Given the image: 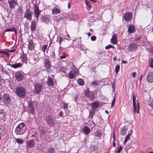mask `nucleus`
Masks as SVG:
<instances>
[{"label":"nucleus","mask_w":153,"mask_h":153,"mask_svg":"<svg viewBox=\"0 0 153 153\" xmlns=\"http://www.w3.org/2000/svg\"><path fill=\"white\" fill-rule=\"evenodd\" d=\"M26 92V89L22 86H18L15 88V93L19 97L24 98L25 97Z\"/></svg>","instance_id":"nucleus-1"},{"label":"nucleus","mask_w":153,"mask_h":153,"mask_svg":"<svg viewBox=\"0 0 153 153\" xmlns=\"http://www.w3.org/2000/svg\"><path fill=\"white\" fill-rule=\"evenodd\" d=\"M25 124L23 123L19 124L16 127L15 131L17 134H22L25 132V129L24 128Z\"/></svg>","instance_id":"nucleus-2"},{"label":"nucleus","mask_w":153,"mask_h":153,"mask_svg":"<svg viewBox=\"0 0 153 153\" xmlns=\"http://www.w3.org/2000/svg\"><path fill=\"white\" fill-rule=\"evenodd\" d=\"M44 66L45 68L46 71L47 72H51V62L48 58H45L44 60Z\"/></svg>","instance_id":"nucleus-3"},{"label":"nucleus","mask_w":153,"mask_h":153,"mask_svg":"<svg viewBox=\"0 0 153 153\" xmlns=\"http://www.w3.org/2000/svg\"><path fill=\"white\" fill-rule=\"evenodd\" d=\"M39 58L37 54L34 53L30 56L29 59V62L31 64H34L39 61Z\"/></svg>","instance_id":"nucleus-4"},{"label":"nucleus","mask_w":153,"mask_h":153,"mask_svg":"<svg viewBox=\"0 0 153 153\" xmlns=\"http://www.w3.org/2000/svg\"><path fill=\"white\" fill-rule=\"evenodd\" d=\"M43 88V85L40 83H36L34 85V92L39 94L42 91Z\"/></svg>","instance_id":"nucleus-5"},{"label":"nucleus","mask_w":153,"mask_h":153,"mask_svg":"<svg viewBox=\"0 0 153 153\" xmlns=\"http://www.w3.org/2000/svg\"><path fill=\"white\" fill-rule=\"evenodd\" d=\"M136 99L135 96L133 95L132 96L133 104L134 108V111L135 113H139V105L138 102L137 103H136L135 100Z\"/></svg>","instance_id":"nucleus-6"},{"label":"nucleus","mask_w":153,"mask_h":153,"mask_svg":"<svg viewBox=\"0 0 153 153\" xmlns=\"http://www.w3.org/2000/svg\"><path fill=\"white\" fill-rule=\"evenodd\" d=\"M34 5L33 12L34 16L36 18V21H38L41 10H39L38 6L35 4H34Z\"/></svg>","instance_id":"nucleus-7"},{"label":"nucleus","mask_w":153,"mask_h":153,"mask_svg":"<svg viewBox=\"0 0 153 153\" xmlns=\"http://www.w3.org/2000/svg\"><path fill=\"white\" fill-rule=\"evenodd\" d=\"M33 14V12L30 10V9L27 8L25 12L24 18H26L27 20H31Z\"/></svg>","instance_id":"nucleus-8"},{"label":"nucleus","mask_w":153,"mask_h":153,"mask_svg":"<svg viewBox=\"0 0 153 153\" xmlns=\"http://www.w3.org/2000/svg\"><path fill=\"white\" fill-rule=\"evenodd\" d=\"M15 76L16 80L18 82L22 81L24 78V75L19 71L16 72Z\"/></svg>","instance_id":"nucleus-9"},{"label":"nucleus","mask_w":153,"mask_h":153,"mask_svg":"<svg viewBox=\"0 0 153 153\" xmlns=\"http://www.w3.org/2000/svg\"><path fill=\"white\" fill-rule=\"evenodd\" d=\"M85 95L86 97L90 98V100L91 101H92L94 99V94L89 91L88 89H87L85 91Z\"/></svg>","instance_id":"nucleus-10"},{"label":"nucleus","mask_w":153,"mask_h":153,"mask_svg":"<svg viewBox=\"0 0 153 153\" xmlns=\"http://www.w3.org/2000/svg\"><path fill=\"white\" fill-rule=\"evenodd\" d=\"M46 120L47 124L50 126H52L53 125L55 120L51 115H48L46 117Z\"/></svg>","instance_id":"nucleus-11"},{"label":"nucleus","mask_w":153,"mask_h":153,"mask_svg":"<svg viewBox=\"0 0 153 153\" xmlns=\"http://www.w3.org/2000/svg\"><path fill=\"white\" fill-rule=\"evenodd\" d=\"M8 2L11 9H14L15 7L18 5L17 1L15 0H8Z\"/></svg>","instance_id":"nucleus-12"},{"label":"nucleus","mask_w":153,"mask_h":153,"mask_svg":"<svg viewBox=\"0 0 153 153\" xmlns=\"http://www.w3.org/2000/svg\"><path fill=\"white\" fill-rule=\"evenodd\" d=\"M2 100L5 104L9 103L11 100L9 95L6 93H5L3 95Z\"/></svg>","instance_id":"nucleus-13"},{"label":"nucleus","mask_w":153,"mask_h":153,"mask_svg":"<svg viewBox=\"0 0 153 153\" xmlns=\"http://www.w3.org/2000/svg\"><path fill=\"white\" fill-rule=\"evenodd\" d=\"M132 17V13L131 12L126 13L124 14V18L126 21L128 22L131 20Z\"/></svg>","instance_id":"nucleus-14"},{"label":"nucleus","mask_w":153,"mask_h":153,"mask_svg":"<svg viewBox=\"0 0 153 153\" xmlns=\"http://www.w3.org/2000/svg\"><path fill=\"white\" fill-rule=\"evenodd\" d=\"M50 19L49 16L47 15L42 16L41 18V21L46 24L49 22Z\"/></svg>","instance_id":"nucleus-15"},{"label":"nucleus","mask_w":153,"mask_h":153,"mask_svg":"<svg viewBox=\"0 0 153 153\" xmlns=\"http://www.w3.org/2000/svg\"><path fill=\"white\" fill-rule=\"evenodd\" d=\"M28 48L30 51H33L35 49V44L33 43L32 39H30L28 41Z\"/></svg>","instance_id":"nucleus-16"},{"label":"nucleus","mask_w":153,"mask_h":153,"mask_svg":"<svg viewBox=\"0 0 153 153\" xmlns=\"http://www.w3.org/2000/svg\"><path fill=\"white\" fill-rule=\"evenodd\" d=\"M28 109L31 113L33 114L34 113L35 109L32 101L28 102Z\"/></svg>","instance_id":"nucleus-17"},{"label":"nucleus","mask_w":153,"mask_h":153,"mask_svg":"<svg viewBox=\"0 0 153 153\" xmlns=\"http://www.w3.org/2000/svg\"><path fill=\"white\" fill-rule=\"evenodd\" d=\"M147 81L150 82H153V71L149 72L146 76Z\"/></svg>","instance_id":"nucleus-18"},{"label":"nucleus","mask_w":153,"mask_h":153,"mask_svg":"<svg viewBox=\"0 0 153 153\" xmlns=\"http://www.w3.org/2000/svg\"><path fill=\"white\" fill-rule=\"evenodd\" d=\"M51 76L52 77H48L47 81V83L49 86H52L53 85L54 82L53 79V76L52 75Z\"/></svg>","instance_id":"nucleus-19"},{"label":"nucleus","mask_w":153,"mask_h":153,"mask_svg":"<svg viewBox=\"0 0 153 153\" xmlns=\"http://www.w3.org/2000/svg\"><path fill=\"white\" fill-rule=\"evenodd\" d=\"M135 31V28L134 26L132 25H129L128 27V32L129 33H132L134 32Z\"/></svg>","instance_id":"nucleus-20"},{"label":"nucleus","mask_w":153,"mask_h":153,"mask_svg":"<svg viewBox=\"0 0 153 153\" xmlns=\"http://www.w3.org/2000/svg\"><path fill=\"white\" fill-rule=\"evenodd\" d=\"M137 48V45L134 43H130L129 45V51H132L133 50L136 51Z\"/></svg>","instance_id":"nucleus-21"},{"label":"nucleus","mask_w":153,"mask_h":153,"mask_svg":"<svg viewBox=\"0 0 153 153\" xmlns=\"http://www.w3.org/2000/svg\"><path fill=\"white\" fill-rule=\"evenodd\" d=\"M20 58L21 59L22 62H23L26 63L27 61V58L26 54L24 53V52L21 54L20 56Z\"/></svg>","instance_id":"nucleus-22"},{"label":"nucleus","mask_w":153,"mask_h":153,"mask_svg":"<svg viewBox=\"0 0 153 153\" xmlns=\"http://www.w3.org/2000/svg\"><path fill=\"white\" fill-rule=\"evenodd\" d=\"M100 104L97 101H95L91 103V106L92 108L96 109L100 105Z\"/></svg>","instance_id":"nucleus-23"},{"label":"nucleus","mask_w":153,"mask_h":153,"mask_svg":"<svg viewBox=\"0 0 153 153\" xmlns=\"http://www.w3.org/2000/svg\"><path fill=\"white\" fill-rule=\"evenodd\" d=\"M117 37L116 35H114L111 39V43L115 45L117 44Z\"/></svg>","instance_id":"nucleus-24"},{"label":"nucleus","mask_w":153,"mask_h":153,"mask_svg":"<svg viewBox=\"0 0 153 153\" xmlns=\"http://www.w3.org/2000/svg\"><path fill=\"white\" fill-rule=\"evenodd\" d=\"M90 129L88 127L85 126L84 127L83 131L85 135H88L90 133Z\"/></svg>","instance_id":"nucleus-25"},{"label":"nucleus","mask_w":153,"mask_h":153,"mask_svg":"<svg viewBox=\"0 0 153 153\" xmlns=\"http://www.w3.org/2000/svg\"><path fill=\"white\" fill-rule=\"evenodd\" d=\"M36 27V23L34 21H33L31 23L30 25L31 30L34 31L35 30Z\"/></svg>","instance_id":"nucleus-26"},{"label":"nucleus","mask_w":153,"mask_h":153,"mask_svg":"<svg viewBox=\"0 0 153 153\" xmlns=\"http://www.w3.org/2000/svg\"><path fill=\"white\" fill-rule=\"evenodd\" d=\"M52 13L53 14H56L60 13V10L59 8L54 7L52 10Z\"/></svg>","instance_id":"nucleus-27"},{"label":"nucleus","mask_w":153,"mask_h":153,"mask_svg":"<svg viewBox=\"0 0 153 153\" xmlns=\"http://www.w3.org/2000/svg\"><path fill=\"white\" fill-rule=\"evenodd\" d=\"M127 127L126 126L122 128L120 131V134L122 135L126 134L127 132Z\"/></svg>","instance_id":"nucleus-28"},{"label":"nucleus","mask_w":153,"mask_h":153,"mask_svg":"<svg viewBox=\"0 0 153 153\" xmlns=\"http://www.w3.org/2000/svg\"><path fill=\"white\" fill-rule=\"evenodd\" d=\"M72 73H73L77 75H78V70L76 68V67L73 65L71 67V71H70Z\"/></svg>","instance_id":"nucleus-29"},{"label":"nucleus","mask_w":153,"mask_h":153,"mask_svg":"<svg viewBox=\"0 0 153 153\" xmlns=\"http://www.w3.org/2000/svg\"><path fill=\"white\" fill-rule=\"evenodd\" d=\"M23 64H21L20 63H16L14 64H12L11 66L13 68H17L21 67Z\"/></svg>","instance_id":"nucleus-30"},{"label":"nucleus","mask_w":153,"mask_h":153,"mask_svg":"<svg viewBox=\"0 0 153 153\" xmlns=\"http://www.w3.org/2000/svg\"><path fill=\"white\" fill-rule=\"evenodd\" d=\"M50 57L51 59H53L54 61L55 57V54L54 50H51L50 51L49 54Z\"/></svg>","instance_id":"nucleus-31"},{"label":"nucleus","mask_w":153,"mask_h":153,"mask_svg":"<svg viewBox=\"0 0 153 153\" xmlns=\"http://www.w3.org/2000/svg\"><path fill=\"white\" fill-rule=\"evenodd\" d=\"M34 140H28L27 142V146L29 148H31L33 146Z\"/></svg>","instance_id":"nucleus-32"},{"label":"nucleus","mask_w":153,"mask_h":153,"mask_svg":"<svg viewBox=\"0 0 153 153\" xmlns=\"http://www.w3.org/2000/svg\"><path fill=\"white\" fill-rule=\"evenodd\" d=\"M102 132L100 130L97 129L94 133V135L98 137H100Z\"/></svg>","instance_id":"nucleus-33"},{"label":"nucleus","mask_w":153,"mask_h":153,"mask_svg":"<svg viewBox=\"0 0 153 153\" xmlns=\"http://www.w3.org/2000/svg\"><path fill=\"white\" fill-rule=\"evenodd\" d=\"M76 75L75 74L70 71L68 74V77L71 79H74Z\"/></svg>","instance_id":"nucleus-34"},{"label":"nucleus","mask_w":153,"mask_h":153,"mask_svg":"<svg viewBox=\"0 0 153 153\" xmlns=\"http://www.w3.org/2000/svg\"><path fill=\"white\" fill-rule=\"evenodd\" d=\"M55 149L53 147H50L48 149L47 153H55Z\"/></svg>","instance_id":"nucleus-35"},{"label":"nucleus","mask_w":153,"mask_h":153,"mask_svg":"<svg viewBox=\"0 0 153 153\" xmlns=\"http://www.w3.org/2000/svg\"><path fill=\"white\" fill-rule=\"evenodd\" d=\"M63 41V38L61 36H58L56 40V42H59L60 46L61 45L62 42Z\"/></svg>","instance_id":"nucleus-36"},{"label":"nucleus","mask_w":153,"mask_h":153,"mask_svg":"<svg viewBox=\"0 0 153 153\" xmlns=\"http://www.w3.org/2000/svg\"><path fill=\"white\" fill-rule=\"evenodd\" d=\"M77 82L78 84L80 85H83L84 84V80L81 78H79L78 79Z\"/></svg>","instance_id":"nucleus-37"},{"label":"nucleus","mask_w":153,"mask_h":153,"mask_svg":"<svg viewBox=\"0 0 153 153\" xmlns=\"http://www.w3.org/2000/svg\"><path fill=\"white\" fill-rule=\"evenodd\" d=\"M85 2L87 7H88V10H89L91 8V5L90 2L87 0L85 1Z\"/></svg>","instance_id":"nucleus-38"},{"label":"nucleus","mask_w":153,"mask_h":153,"mask_svg":"<svg viewBox=\"0 0 153 153\" xmlns=\"http://www.w3.org/2000/svg\"><path fill=\"white\" fill-rule=\"evenodd\" d=\"M129 132H130L128 134L126 137L125 139L126 140H128L130 139V134L132 132V129H130V131H129Z\"/></svg>","instance_id":"nucleus-39"},{"label":"nucleus","mask_w":153,"mask_h":153,"mask_svg":"<svg viewBox=\"0 0 153 153\" xmlns=\"http://www.w3.org/2000/svg\"><path fill=\"white\" fill-rule=\"evenodd\" d=\"M16 142L19 144H22L24 142L23 139H20L19 138H17L16 139Z\"/></svg>","instance_id":"nucleus-40"},{"label":"nucleus","mask_w":153,"mask_h":153,"mask_svg":"<svg viewBox=\"0 0 153 153\" xmlns=\"http://www.w3.org/2000/svg\"><path fill=\"white\" fill-rule=\"evenodd\" d=\"M120 65H117L116 66L115 68V72L116 74H118L119 69Z\"/></svg>","instance_id":"nucleus-41"},{"label":"nucleus","mask_w":153,"mask_h":153,"mask_svg":"<svg viewBox=\"0 0 153 153\" xmlns=\"http://www.w3.org/2000/svg\"><path fill=\"white\" fill-rule=\"evenodd\" d=\"M95 111V109L92 108L91 110V111L90 112V114L92 117V118H93V116L94 114Z\"/></svg>","instance_id":"nucleus-42"},{"label":"nucleus","mask_w":153,"mask_h":153,"mask_svg":"<svg viewBox=\"0 0 153 153\" xmlns=\"http://www.w3.org/2000/svg\"><path fill=\"white\" fill-rule=\"evenodd\" d=\"M47 47L48 45H44L43 46L42 48V50L44 53H45V51L46 50Z\"/></svg>","instance_id":"nucleus-43"},{"label":"nucleus","mask_w":153,"mask_h":153,"mask_svg":"<svg viewBox=\"0 0 153 153\" xmlns=\"http://www.w3.org/2000/svg\"><path fill=\"white\" fill-rule=\"evenodd\" d=\"M66 70V67H61L59 68V71L63 72H65Z\"/></svg>","instance_id":"nucleus-44"},{"label":"nucleus","mask_w":153,"mask_h":153,"mask_svg":"<svg viewBox=\"0 0 153 153\" xmlns=\"http://www.w3.org/2000/svg\"><path fill=\"white\" fill-rule=\"evenodd\" d=\"M91 85L93 86H97L98 85L97 81H94L91 83Z\"/></svg>","instance_id":"nucleus-45"},{"label":"nucleus","mask_w":153,"mask_h":153,"mask_svg":"<svg viewBox=\"0 0 153 153\" xmlns=\"http://www.w3.org/2000/svg\"><path fill=\"white\" fill-rule=\"evenodd\" d=\"M122 149L123 146H120L116 151V152L117 153H120Z\"/></svg>","instance_id":"nucleus-46"},{"label":"nucleus","mask_w":153,"mask_h":153,"mask_svg":"<svg viewBox=\"0 0 153 153\" xmlns=\"http://www.w3.org/2000/svg\"><path fill=\"white\" fill-rule=\"evenodd\" d=\"M68 103H66L65 102H63V107L65 109H68Z\"/></svg>","instance_id":"nucleus-47"},{"label":"nucleus","mask_w":153,"mask_h":153,"mask_svg":"<svg viewBox=\"0 0 153 153\" xmlns=\"http://www.w3.org/2000/svg\"><path fill=\"white\" fill-rule=\"evenodd\" d=\"M114 48V47L112 45H108L107 46H106L105 47V49H109L110 48Z\"/></svg>","instance_id":"nucleus-48"},{"label":"nucleus","mask_w":153,"mask_h":153,"mask_svg":"<svg viewBox=\"0 0 153 153\" xmlns=\"http://www.w3.org/2000/svg\"><path fill=\"white\" fill-rule=\"evenodd\" d=\"M149 66L150 67L153 68V59L152 58L151 59Z\"/></svg>","instance_id":"nucleus-49"},{"label":"nucleus","mask_w":153,"mask_h":153,"mask_svg":"<svg viewBox=\"0 0 153 153\" xmlns=\"http://www.w3.org/2000/svg\"><path fill=\"white\" fill-rule=\"evenodd\" d=\"M14 27H12V28L6 29L5 30V32L12 31H13V30H14Z\"/></svg>","instance_id":"nucleus-50"},{"label":"nucleus","mask_w":153,"mask_h":153,"mask_svg":"<svg viewBox=\"0 0 153 153\" xmlns=\"http://www.w3.org/2000/svg\"><path fill=\"white\" fill-rule=\"evenodd\" d=\"M141 37L140 36H136L135 38V41H138L139 39H140Z\"/></svg>","instance_id":"nucleus-51"},{"label":"nucleus","mask_w":153,"mask_h":153,"mask_svg":"<svg viewBox=\"0 0 153 153\" xmlns=\"http://www.w3.org/2000/svg\"><path fill=\"white\" fill-rule=\"evenodd\" d=\"M91 40L94 41L96 40V37L95 36H93L91 37Z\"/></svg>","instance_id":"nucleus-52"},{"label":"nucleus","mask_w":153,"mask_h":153,"mask_svg":"<svg viewBox=\"0 0 153 153\" xmlns=\"http://www.w3.org/2000/svg\"><path fill=\"white\" fill-rule=\"evenodd\" d=\"M115 100V97H114V98L111 102V106L112 107H113V106L114 105Z\"/></svg>","instance_id":"nucleus-53"},{"label":"nucleus","mask_w":153,"mask_h":153,"mask_svg":"<svg viewBox=\"0 0 153 153\" xmlns=\"http://www.w3.org/2000/svg\"><path fill=\"white\" fill-rule=\"evenodd\" d=\"M66 57V55H63L62 56H60V58L61 59H65Z\"/></svg>","instance_id":"nucleus-54"},{"label":"nucleus","mask_w":153,"mask_h":153,"mask_svg":"<svg viewBox=\"0 0 153 153\" xmlns=\"http://www.w3.org/2000/svg\"><path fill=\"white\" fill-rule=\"evenodd\" d=\"M148 49L149 50V51L150 52V53L153 54V49L151 48H149Z\"/></svg>","instance_id":"nucleus-55"},{"label":"nucleus","mask_w":153,"mask_h":153,"mask_svg":"<svg viewBox=\"0 0 153 153\" xmlns=\"http://www.w3.org/2000/svg\"><path fill=\"white\" fill-rule=\"evenodd\" d=\"M137 74V73L136 72H134L132 73V77L134 78L135 77V76H136Z\"/></svg>","instance_id":"nucleus-56"},{"label":"nucleus","mask_w":153,"mask_h":153,"mask_svg":"<svg viewBox=\"0 0 153 153\" xmlns=\"http://www.w3.org/2000/svg\"><path fill=\"white\" fill-rule=\"evenodd\" d=\"M79 48L81 51L83 50V48L81 45H80L79 47Z\"/></svg>","instance_id":"nucleus-57"},{"label":"nucleus","mask_w":153,"mask_h":153,"mask_svg":"<svg viewBox=\"0 0 153 153\" xmlns=\"http://www.w3.org/2000/svg\"><path fill=\"white\" fill-rule=\"evenodd\" d=\"M71 6V3H68V8L69 9H70Z\"/></svg>","instance_id":"nucleus-58"},{"label":"nucleus","mask_w":153,"mask_h":153,"mask_svg":"<svg viewBox=\"0 0 153 153\" xmlns=\"http://www.w3.org/2000/svg\"><path fill=\"white\" fill-rule=\"evenodd\" d=\"M3 53H7V52H6L5 51H0V54Z\"/></svg>","instance_id":"nucleus-59"},{"label":"nucleus","mask_w":153,"mask_h":153,"mask_svg":"<svg viewBox=\"0 0 153 153\" xmlns=\"http://www.w3.org/2000/svg\"><path fill=\"white\" fill-rule=\"evenodd\" d=\"M59 115L60 117L63 116V114L62 111H60L59 112Z\"/></svg>","instance_id":"nucleus-60"},{"label":"nucleus","mask_w":153,"mask_h":153,"mask_svg":"<svg viewBox=\"0 0 153 153\" xmlns=\"http://www.w3.org/2000/svg\"><path fill=\"white\" fill-rule=\"evenodd\" d=\"M13 31H14L15 32V33H16V34L17 33V31H16V30L15 29V28H14V30H13Z\"/></svg>","instance_id":"nucleus-61"},{"label":"nucleus","mask_w":153,"mask_h":153,"mask_svg":"<svg viewBox=\"0 0 153 153\" xmlns=\"http://www.w3.org/2000/svg\"><path fill=\"white\" fill-rule=\"evenodd\" d=\"M113 60L114 61H116L117 60V57H114L113 58Z\"/></svg>","instance_id":"nucleus-62"},{"label":"nucleus","mask_w":153,"mask_h":153,"mask_svg":"<svg viewBox=\"0 0 153 153\" xmlns=\"http://www.w3.org/2000/svg\"><path fill=\"white\" fill-rule=\"evenodd\" d=\"M122 63L124 64H125L126 63V61L125 60H123L122 61Z\"/></svg>","instance_id":"nucleus-63"},{"label":"nucleus","mask_w":153,"mask_h":153,"mask_svg":"<svg viewBox=\"0 0 153 153\" xmlns=\"http://www.w3.org/2000/svg\"><path fill=\"white\" fill-rule=\"evenodd\" d=\"M87 35L89 36H91V34L90 33H87Z\"/></svg>","instance_id":"nucleus-64"}]
</instances>
